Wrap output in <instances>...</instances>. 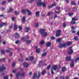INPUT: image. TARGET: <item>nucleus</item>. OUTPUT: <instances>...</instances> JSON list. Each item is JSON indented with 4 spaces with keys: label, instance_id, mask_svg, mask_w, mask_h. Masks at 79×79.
<instances>
[{
    "label": "nucleus",
    "instance_id": "63",
    "mask_svg": "<svg viewBox=\"0 0 79 79\" xmlns=\"http://www.w3.org/2000/svg\"><path fill=\"white\" fill-rule=\"evenodd\" d=\"M52 6H55V3H54L53 4H52Z\"/></svg>",
    "mask_w": 79,
    "mask_h": 79
},
{
    "label": "nucleus",
    "instance_id": "4",
    "mask_svg": "<svg viewBox=\"0 0 79 79\" xmlns=\"http://www.w3.org/2000/svg\"><path fill=\"white\" fill-rule=\"evenodd\" d=\"M42 1L38 0V2L36 3L37 5L38 6H41L42 5Z\"/></svg>",
    "mask_w": 79,
    "mask_h": 79
},
{
    "label": "nucleus",
    "instance_id": "10",
    "mask_svg": "<svg viewBox=\"0 0 79 79\" xmlns=\"http://www.w3.org/2000/svg\"><path fill=\"white\" fill-rule=\"evenodd\" d=\"M22 22L23 23H24L26 22V16H24L23 17Z\"/></svg>",
    "mask_w": 79,
    "mask_h": 79
},
{
    "label": "nucleus",
    "instance_id": "52",
    "mask_svg": "<svg viewBox=\"0 0 79 79\" xmlns=\"http://www.w3.org/2000/svg\"><path fill=\"white\" fill-rule=\"evenodd\" d=\"M51 39H52V40H54V39H55V38L53 36H52L51 37Z\"/></svg>",
    "mask_w": 79,
    "mask_h": 79
},
{
    "label": "nucleus",
    "instance_id": "38",
    "mask_svg": "<svg viewBox=\"0 0 79 79\" xmlns=\"http://www.w3.org/2000/svg\"><path fill=\"white\" fill-rule=\"evenodd\" d=\"M31 42V40H28L26 41V43L27 44H30Z\"/></svg>",
    "mask_w": 79,
    "mask_h": 79
},
{
    "label": "nucleus",
    "instance_id": "60",
    "mask_svg": "<svg viewBox=\"0 0 79 79\" xmlns=\"http://www.w3.org/2000/svg\"><path fill=\"white\" fill-rule=\"evenodd\" d=\"M19 61H20V62H21V61H23V59H20L19 60Z\"/></svg>",
    "mask_w": 79,
    "mask_h": 79
},
{
    "label": "nucleus",
    "instance_id": "6",
    "mask_svg": "<svg viewBox=\"0 0 79 79\" xmlns=\"http://www.w3.org/2000/svg\"><path fill=\"white\" fill-rule=\"evenodd\" d=\"M72 48V47H71L69 48V49H70V50H69L68 52V54H69V55H71L72 53H73V49H71Z\"/></svg>",
    "mask_w": 79,
    "mask_h": 79
},
{
    "label": "nucleus",
    "instance_id": "8",
    "mask_svg": "<svg viewBox=\"0 0 79 79\" xmlns=\"http://www.w3.org/2000/svg\"><path fill=\"white\" fill-rule=\"evenodd\" d=\"M66 47V44H61L59 45V48H62V47L65 48Z\"/></svg>",
    "mask_w": 79,
    "mask_h": 79
},
{
    "label": "nucleus",
    "instance_id": "7",
    "mask_svg": "<svg viewBox=\"0 0 79 79\" xmlns=\"http://www.w3.org/2000/svg\"><path fill=\"white\" fill-rule=\"evenodd\" d=\"M57 69H58V66L57 65H53L52 67V69L56 71Z\"/></svg>",
    "mask_w": 79,
    "mask_h": 79
},
{
    "label": "nucleus",
    "instance_id": "11",
    "mask_svg": "<svg viewBox=\"0 0 79 79\" xmlns=\"http://www.w3.org/2000/svg\"><path fill=\"white\" fill-rule=\"evenodd\" d=\"M71 61H72V62L70 64V67L71 68H73V66H74V60H71Z\"/></svg>",
    "mask_w": 79,
    "mask_h": 79
},
{
    "label": "nucleus",
    "instance_id": "31",
    "mask_svg": "<svg viewBox=\"0 0 79 79\" xmlns=\"http://www.w3.org/2000/svg\"><path fill=\"white\" fill-rule=\"evenodd\" d=\"M71 4L72 5H76V3L74 2V1H72L71 2Z\"/></svg>",
    "mask_w": 79,
    "mask_h": 79
},
{
    "label": "nucleus",
    "instance_id": "45",
    "mask_svg": "<svg viewBox=\"0 0 79 79\" xmlns=\"http://www.w3.org/2000/svg\"><path fill=\"white\" fill-rule=\"evenodd\" d=\"M5 60H6L5 58H3L1 59V61H2V62L5 61Z\"/></svg>",
    "mask_w": 79,
    "mask_h": 79
},
{
    "label": "nucleus",
    "instance_id": "26",
    "mask_svg": "<svg viewBox=\"0 0 79 79\" xmlns=\"http://www.w3.org/2000/svg\"><path fill=\"white\" fill-rule=\"evenodd\" d=\"M71 44H72V42H71L69 41L67 42V45H68V46H69V45H71Z\"/></svg>",
    "mask_w": 79,
    "mask_h": 79
},
{
    "label": "nucleus",
    "instance_id": "42",
    "mask_svg": "<svg viewBox=\"0 0 79 79\" xmlns=\"http://www.w3.org/2000/svg\"><path fill=\"white\" fill-rule=\"evenodd\" d=\"M54 18V19H55V18H57V15H56V14H55Z\"/></svg>",
    "mask_w": 79,
    "mask_h": 79
},
{
    "label": "nucleus",
    "instance_id": "20",
    "mask_svg": "<svg viewBox=\"0 0 79 79\" xmlns=\"http://www.w3.org/2000/svg\"><path fill=\"white\" fill-rule=\"evenodd\" d=\"M27 11L28 12V15L29 16L30 15H31V11H29V10L27 9Z\"/></svg>",
    "mask_w": 79,
    "mask_h": 79
},
{
    "label": "nucleus",
    "instance_id": "51",
    "mask_svg": "<svg viewBox=\"0 0 79 79\" xmlns=\"http://www.w3.org/2000/svg\"><path fill=\"white\" fill-rule=\"evenodd\" d=\"M71 28L72 29H76V27H72Z\"/></svg>",
    "mask_w": 79,
    "mask_h": 79
},
{
    "label": "nucleus",
    "instance_id": "34",
    "mask_svg": "<svg viewBox=\"0 0 79 79\" xmlns=\"http://www.w3.org/2000/svg\"><path fill=\"white\" fill-rule=\"evenodd\" d=\"M13 10L11 8H10V10H9L8 13H10V12H11Z\"/></svg>",
    "mask_w": 79,
    "mask_h": 79
},
{
    "label": "nucleus",
    "instance_id": "64",
    "mask_svg": "<svg viewBox=\"0 0 79 79\" xmlns=\"http://www.w3.org/2000/svg\"><path fill=\"white\" fill-rule=\"evenodd\" d=\"M12 20L13 21H15V17H12Z\"/></svg>",
    "mask_w": 79,
    "mask_h": 79
},
{
    "label": "nucleus",
    "instance_id": "19",
    "mask_svg": "<svg viewBox=\"0 0 79 79\" xmlns=\"http://www.w3.org/2000/svg\"><path fill=\"white\" fill-rule=\"evenodd\" d=\"M51 44L52 43H50V42H49L46 44V46H47V47H50Z\"/></svg>",
    "mask_w": 79,
    "mask_h": 79
},
{
    "label": "nucleus",
    "instance_id": "48",
    "mask_svg": "<svg viewBox=\"0 0 79 79\" xmlns=\"http://www.w3.org/2000/svg\"><path fill=\"white\" fill-rule=\"evenodd\" d=\"M51 72L52 74H54V72H53V70L51 69Z\"/></svg>",
    "mask_w": 79,
    "mask_h": 79
},
{
    "label": "nucleus",
    "instance_id": "12",
    "mask_svg": "<svg viewBox=\"0 0 79 79\" xmlns=\"http://www.w3.org/2000/svg\"><path fill=\"white\" fill-rule=\"evenodd\" d=\"M39 14H40V11H37L35 13L36 17H39L40 16Z\"/></svg>",
    "mask_w": 79,
    "mask_h": 79
},
{
    "label": "nucleus",
    "instance_id": "32",
    "mask_svg": "<svg viewBox=\"0 0 79 79\" xmlns=\"http://www.w3.org/2000/svg\"><path fill=\"white\" fill-rule=\"evenodd\" d=\"M75 23H76V22H75V21H74L72 20V21L71 22V24H75Z\"/></svg>",
    "mask_w": 79,
    "mask_h": 79
},
{
    "label": "nucleus",
    "instance_id": "28",
    "mask_svg": "<svg viewBox=\"0 0 79 79\" xmlns=\"http://www.w3.org/2000/svg\"><path fill=\"white\" fill-rule=\"evenodd\" d=\"M77 20H78V19H76L74 18H72V21H74L75 22V21H77Z\"/></svg>",
    "mask_w": 79,
    "mask_h": 79
},
{
    "label": "nucleus",
    "instance_id": "39",
    "mask_svg": "<svg viewBox=\"0 0 79 79\" xmlns=\"http://www.w3.org/2000/svg\"><path fill=\"white\" fill-rule=\"evenodd\" d=\"M51 67V65H49L48 67H47V69H49L50 68V67Z\"/></svg>",
    "mask_w": 79,
    "mask_h": 79
},
{
    "label": "nucleus",
    "instance_id": "9",
    "mask_svg": "<svg viewBox=\"0 0 79 79\" xmlns=\"http://www.w3.org/2000/svg\"><path fill=\"white\" fill-rule=\"evenodd\" d=\"M66 61H69L71 60V56H68L66 58Z\"/></svg>",
    "mask_w": 79,
    "mask_h": 79
},
{
    "label": "nucleus",
    "instance_id": "23",
    "mask_svg": "<svg viewBox=\"0 0 79 79\" xmlns=\"http://www.w3.org/2000/svg\"><path fill=\"white\" fill-rule=\"evenodd\" d=\"M2 55H4L5 54V51L3 50H2L0 51Z\"/></svg>",
    "mask_w": 79,
    "mask_h": 79
},
{
    "label": "nucleus",
    "instance_id": "29",
    "mask_svg": "<svg viewBox=\"0 0 79 79\" xmlns=\"http://www.w3.org/2000/svg\"><path fill=\"white\" fill-rule=\"evenodd\" d=\"M36 77H37V73H35L34 74L33 78L34 79H35Z\"/></svg>",
    "mask_w": 79,
    "mask_h": 79
},
{
    "label": "nucleus",
    "instance_id": "5",
    "mask_svg": "<svg viewBox=\"0 0 79 79\" xmlns=\"http://www.w3.org/2000/svg\"><path fill=\"white\" fill-rule=\"evenodd\" d=\"M61 32V30H58L57 31L56 34V37H59V36L60 35Z\"/></svg>",
    "mask_w": 79,
    "mask_h": 79
},
{
    "label": "nucleus",
    "instance_id": "36",
    "mask_svg": "<svg viewBox=\"0 0 79 79\" xmlns=\"http://www.w3.org/2000/svg\"><path fill=\"white\" fill-rule=\"evenodd\" d=\"M74 39H75V40H78L79 39H78V37H77V36H75L74 37Z\"/></svg>",
    "mask_w": 79,
    "mask_h": 79
},
{
    "label": "nucleus",
    "instance_id": "41",
    "mask_svg": "<svg viewBox=\"0 0 79 79\" xmlns=\"http://www.w3.org/2000/svg\"><path fill=\"white\" fill-rule=\"evenodd\" d=\"M40 44L41 45H43L44 44V41H42L40 42Z\"/></svg>",
    "mask_w": 79,
    "mask_h": 79
},
{
    "label": "nucleus",
    "instance_id": "62",
    "mask_svg": "<svg viewBox=\"0 0 79 79\" xmlns=\"http://www.w3.org/2000/svg\"><path fill=\"white\" fill-rule=\"evenodd\" d=\"M29 76H31L32 75V72H30L29 73Z\"/></svg>",
    "mask_w": 79,
    "mask_h": 79
},
{
    "label": "nucleus",
    "instance_id": "61",
    "mask_svg": "<svg viewBox=\"0 0 79 79\" xmlns=\"http://www.w3.org/2000/svg\"><path fill=\"white\" fill-rule=\"evenodd\" d=\"M51 12H49L48 13V16H50V15H51Z\"/></svg>",
    "mask_w": 79,
    "mask_h": 79
},
{
    "label": "nucleus",
    "instance_id": "50",
    "mask_svg": "<svg viewBox=\"0 0 79 79\" xmlns=\"http://www.w3.org/2000/svg\"><path fill=\"white\" fill-rule=\"evenodd\" d=\"M39 26V23H36V24H35V27H38Z\"/></svg>",
    "mask_w": 79,
    "mask_h": 79
},
{
    "label": "nucleus",
    "instance_id": "44",
    "mask_svg": "<svg viewBox=\"0 0 79 79\" xmlns=\"http://www.w3.org/2000/svg\"><path fill=\"white\" fill-rule=\"evenodd\" d=\"M66 26V23H63V27H65Z\"/></svg>",
    "mask_w": 79,
    "mask_h": 79
},
{
    "label": "nucleus",
    "instance_id": "40",
    "mask_svg": "<svg viewBox=\"0 0 79 79\" xmlns=\"http://www.w3.org/2000/svg\"><path fill=\"white\" fill-rule=\"evenodd\" d=\"M40 77V74L39 72H38V74L37 76L38 79H39V77Z\"/></svg>",
    "mask_w": 79,
    "mask_h": 79
},
{
    "label": "nucleus",
    "instance_id": "17",
    "mask_svg": "<svg viewBox=\"0 0 79 79\" xmlns=\"http://www.w3.org/2000/svg\"><path fill=\"white\" fill-rule=\"evenodd\" d=\"M6 24H7L6 23H1L0 24V27H2L3 26V25L6 26Z\"/></svg>",
    "mask_w": 79,
    "mask_h": 79
},
{
    "label": "nucleus",
    "instance_id": "13",
    "mask_svg": "<svg viewBox=\"0 0 79 79\" xmlns=\"http://www.w3.org/2000/svg\"><path fill=\"white\" fill-rule=\"evenodd\" d=\"M18 29V26L16 25V24L15 23L14 26V31H16V29Z\"/></svg>",
    "mask_w": 79,
    "mask_h": 79
},
{
    "label": "nucleus",
    "instance_id": "25",
    "mask_svg": "<svg viewBox=\"0 0 79 79\" xmlns=\"http://www.w3.org/2000/svg\"><path fill=\"white\" fill-rule=\"evenodd\" d=\"M42 5L43 8H45L46 7V4L44 2H43L42 3Z\"/></svg>",
    "mask_w": 79,
    "mask_h": 79
},
{
    "label": "nucleus",
    "instance_id": "1",
    "mask_svg": "<svg viewBox=\"0 0 79 79\" xmlns=\"http://www.w3.org/2000/svg\"><path fill=\"white\" fill-rule=\"evenodd\" d=\"M41 34L43 37H45L48 35L47 32H45V30L44 29H41L40 31Z\"/></svg>",
    "mask_w": 79,
    "mask_h": 79
},
{
    "label": "nucleus",
    "instance_id": "24",
    "mask_svg": "<svg viewBox=\"0 0 79 79\" xmlns=\"http://www.w3.org/2000/svg\"><path fill=\"white\" fill-rule=\"evenodd\" d=\"M62 71L63 72H64V71H66V68L64 67H63L62 69Z\"/></svg>",
    "mask_w": 79,
    "mask_h": 79
},
{
    "label": "nucleus",
    "instance_id": "47",
    "mask_svg": "<svg viewBox=\"0 0 79 79\" xmlns=\"http://www.w3.org/2000/svg\"><path fill=\"white\" fill-rule=\"evenodd\" d=\"M4 79H8V76H6L4 77Z\"/></svg>",
    "mask_w": 79,
    "mask_h": 79
},
{
    "label": "nucleus",
    "instance_id": "3",
    "mask_svg": "<svg viewBox=\"0 0 79 79\" xmlns=\"http://www.w3.org/2000/svg\"><path fill=\"white\" fill-rule=\"evenodd\" d=\"M0 67L1 68H0V72L3 71H4V69H6V68L5 67H4V65L3 64H2L0 66Z\"/></svg>",
    "mask_w": 79,
    "mask_h": 79
},
{
    "label": "nucleus",
    "instance_id": "43",
    "mask_svg": "<svg viewBox=\"0 0 79 79\" xmlns=\"http://www.w3.org/2000/svg\"><path fill=\"white\" fill-rule=\"evenodd\" d=\"M69 16H72L73 15V13H70L69 14Z\"/></svg>",
    "mask_w": 79,
    "mask_h": 79
},
{
    "label": "nucleus",
    "instance_id": "58",
    "mask_svg": "<svg viewBox=\"0 0 79 79\" xmlns=\"http://www.w3.org/2000/svg\"><path fill=\"white\" fill-rule=\"evenodd\" d=\"M72 33H76V31H75L72 30Z\"/></svg>",
    "mask_w": 79,
    "mask_h": 79
},
{
    "label": "nucleus",
    "instance_id": "15",
    "mask_svg": "<svg viewBox=\"0 0 79 79\" xmlns=\"http://www.w3.org/2000/svg\"><path fill=\"white\" fill-rule=\"evenodd\" d=\"M35 48L36 49V52L37 53H40V48L37 49L38 47L37 46H36L35 47Z\"/></svg>",
    "mask_w": 79,
    "mask_h": 79
},
{
    "label": "nucleus",
    "instance_id": "18",
    "mask_svg": "<svg viewBox=\"0 0 79 79\" xmlns=\"http://www.w3.org/2000/svg\"><path fill=\"white\" fill-rule=\"evenodd\" d=\"M29 30H30V29H29V28L27 27H26L25 29V31L26 32H28V31H29Z\"/></svg>",
    "mask_w": 79,
    "mask_h": 79
},
{
    "label": "nucleus",
    "instance_id": "37",
    "mask_svg": "<svg viewBox=\"0 0 79 79\" xmlns=\"http://www.w3.org/2000/svg\"><path fill=\"white\" fill-rule=\"evenodd\" d=\"M79 57H77V58L75 59V63H76V62L77 61H79Z\"/></svg>",
    "mask_w": 79,
    "mask_h": 79
},
{
    "label": "nucleus",
    "instance_id": "55",
    "mask_svg": "<svg viewBox=\"0 0 79 79\" xmlns=\"http://www.w3.org/2000/svg\"><path fill=\"white\" fill-rule=\"evenodd\" d=\"M34 1V0H30V1H28V2L29 3H32V2H33Z\"/></svg>",
    "mask_w": 79,
    "mask_h": 79
},
{
    "label": "nucleus",
    "instance_id": "35",
    "mask_svg": "<svg viewBox=\"0 0 79 79\" xmlns=\"http://www.w3.org/2000/svg\"><path fill=\"white\" fill-rule=\"evenodd\" d=\"M15 15H17L19 14V12H17V11H15Z\"/></svg>",
    "mask_w": 79,
    "mask_h": 79
},
{
    "label": "nucleus",
    "instance_id": "16",
    "mask_svg": "<svg viewBox=\"0 0 79 79\" xmlns=\"http://www.w3.org/2000/svg\"><path fill=\"white\" fill-rule=\"evenodd\" d=\"M26 11H27V9H23L21 10V12L23 14H26Z\"/></svg>",
    "mask_w": 79,
    "mask_h": 79
},
{
    "label": "nucleus",
    "instance_id": "49",
    "mask_svg": "<svg viewBox=\"0 0 79 79\" xmlns=\"http://www.w3.org/2000/svg\"><path fill=\"white\" fill-rule=\"evenodd\" d=\"M60 79H64V77L63 76H60Z\"/></svg>",
    "mask_w": 79,
    "mask_h": 79
},
{
    "label": "nucleus",
    "instance_id": "33",
    "mask_svg": "<svg viewBox=\"0 0 79 79\" xmlns=\"http://www.w3.org/2000/svg\"><path fill=\"white\" fill-rule=\"evenodd\" d=\"M29 59L30 61H32V60H34V57L32 56H31L30 57Z\"/></svg>",
    "mask_w": 79,
    "mask_h": 79
},
{
    "label": "nucleus",
    "instance_id": "30",
    "mask_svg": "<svg viewBox=\"0 0 79 79\" xmlns=\"http://www.w3.org/2000/svg\"><path fill=\"white\" fill-rule=\"evenodd\" d=\"M47 52H44L42 54V56H46L47 55Z\"/></svg>",
    "mask_w": 79,
    "mask_h": 79
},
{
    "label": "nucleus",
    "instance_id": "14",
    "mask_svg": "<svg viewBox=\"0 0 79 79\" xmlns=\"http://www.w3.org/2000/svg\"><path fill=\"white\" fill-rule=\"evenodd\" d=\"M23 65L24 67H27V66H29V64H28V63L25 62L23 63Z\"/></svg>",
    "mask_w": 79,
    "mask_h": 79
},
{
    "label": "nucleus",
    "instance_id": "56",
    "mask_svg": "<svg viewBox=\"0 0 79 79\" xmlns=\"http://www.w3.org/2000/svg\"><path fill=\"white\" fill-rule=\"evenodd\" d=\"M19 30H21V29H22V27L21 26H19Z\"/></svg>",
    "mask_w": 79,
    "mask_h": 79
},
{
    "label": "nucleus",
    "instance_id": "59",
    "mask_svg": "<svg viewBox=\"0 0 79 79\" xmlns=\"http://www.w3.org/2000/svg\"><path fill=\"white\" fill-rule=\"evenodd\" d=\"M12 53L11 52H10L9 53V56H12Z\"/></svg>",
    "mask_w": 79,
    "mask_h": 79
},
{
    "label": "nucleus",
    "instance_id": "22",
    "mask_svg": "<svg viewBox=\"0 0 79 79\" xmlns=\"http://www.w3.org/2000/svg\"><path fill=\"white\" fill-rule=\"evenodd\" d=\"M61 41V39L59 38L56 40V42H60Z\"/></svg>",
    "mask_w": 79,
    "mask_h": 79
},
{
    "label": "nucleus",
    "instance_id": "2",
    "mask_svg": "<svg viewBox=\"0 0 79 79\" xmlns=\"http://www.w3.org/2000/svg\"><path fill=\"white\" fill-rule=\"evenodd\" d=\"M25 73H17L16 74V79H19V76H21L23 77L25 75Z\"/></svg>",
    "mask_w": 79,
    "mask_h": 79
},
{
    "label": "nucleus",
    "instance_id": "53",
    "mask_svg": "<svg viewBox=\"0 0 79 79\" xmlns=\"http://www.w3.org/2000/svg\"><path fill=\"white\" fill-rule=\"evenodd\" d=\"M19 43V41H16L15 42V44H18Z\"/></svg>",
    "mask_w": 79,
    "mask_h": 79
},
{
    "label": "nucleus",
    "instance_id": "46",
    "mask_svg": "<svg viewBox=\"0 0 79 79\" xmlns=\"http://www.w3.org/2000/svg\"><path fill=\"white\" fill-rule=\"evenodd\" d=\"M5 3H6V1H4L1 3V4L2 5H5Z\"/></svg>",
    "mask_w": 79,
    "mask_h": 79
},
{
    "label": "nucleus",
    "instance_id": "21",
    "mask_svg": "<svg viewBox=\"0 0 79 79\" xmlns=\"http://www.w3.org/2000/svg\"><path fill=\"white\" fill-rule=\"evenodd\" d=\"M45 73H46V71H45V70H44L42 72V75L44 76V74H45Z\"/></svg>",
    "mask_w": 79,
    "mask_h": 79
},
{
    "label": "nucleus",
    "instance_id": "27",
    "mask_svg": "<svg viewBox=\"0 0 79 79\" xmlns=\"http://www.w3.org/2000/svg\"><path fill=\"white\" fill-rule=\"evenodd\" d=\"M15 36L16 37H19V34L18 33H15Z\"/></svg>",
    "mask_w": 79,
    "mask_h": 79
},
{
    "label": "nucleus",
    "instance_id": "54",
    "mask_svg": "<svg viewBox=\"0 0 79 79\" xmlns=\"http://www.w3.org/2000/svg\"><path fill=\"white\" fill-rule=\"evenodd\" d=\"M5 16L3 15H0V18H2V17H4Z\"/></svg>",
    "mask_w": 79,
    "mask_h": 79
},
{
    "label": "nucleus",
    "instance_id": "57",
    "mask_svg": "<svg viewBox=\"0 0 79 79\" xmlns=\"http://www.w3.org/2000/svg\"><path fill=\"white\" fill-rule=\"evenodd\" d=\"M77 9V8L76 7H73V10H76Z\"/></svg>",
    "mask_w": 79,
    "mask_h": 79
}]
</instances>
